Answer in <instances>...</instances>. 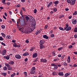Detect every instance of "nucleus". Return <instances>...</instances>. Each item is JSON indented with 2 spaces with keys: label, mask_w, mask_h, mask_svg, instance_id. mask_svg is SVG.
<instances>
[{
  "label": "nucleus",
  "mask_w": 77,
  "mask_h": 77,
  "mask_svg": "<svg viewBox=\"0 0 77 77\" xmlns=\"http://www.w3.org/2000/svg\"><path fill=\"white\" fill-rule=\"evenodd\" d=\"M35 26H36V23L33 26H32L31 28H29L28 29L26 32V33L27 34L29 33H31L32 32H33V30L35 29Z\"/></svg>",
  "instance_id": "f257e3e1"
},
{
  "label": "nucleus",
  "mask_w": 77,
  "mask_h": 77,
  "mask_svg": "<svg viewBox=\"0 0 77 77\" xmlns=\"http://www.w3.org/2000/svg\"><path fill=\"white\" fill-rule=\"evenodd\" d=\"M30 74H35V67H33L31 69V70L30 72Z\"/></svg>",
  "instance_id": "f03ea898"
},
{
  "label": "nucleus",
  "mask_w": 77,
  "mask_h": 77,
  "mask_svg": "<svg viewBox=\"0 0 77 77\" xmlns=\"http://www.w3.org/2000/svg\"><path fill=\"white\" fill-rule=\"evenodd\" d=\"M7 51H6V50L4 49L2 51L1 54L2 56H5V54H6V52Z\"/></svg>",
  "instance_id": "7ed1b4c3"
},
{
  "label": "nucleus",
  "mask_w": 77,
  "mask_h": 77,
  "mask_svg": "<svg viewBox=\"0 0 77 77\" xmlns=\"http://www.w3.org/2000/svg\"><path fill=\"white\" fill-rule=\"evenodd\" d=\"M47 60L45 59L42 58L40 59V62H43V63H46L47 62Z\"/></svg>",
  "instance_id": "20e7f679"
},
{
  "label": "nucleus",
  "mask_w": 77,
  "mask_h": 77,
  "mask_svg": "<svg viewBox=\"0 0 77 77\" xmlns=\"http://www.w3.org/2000/svg\"><path fill=\"white\" fill-rule=\"evenodd\" d=\"M15 57L16 59H20L21 58V55L19 54H17L15 56Z\"/></svg>",
  "instance_id": "39448f33"
},
{
  "label": "nucleus",
  "mask_w": 77,
  "mask_h": 77,
  "mask_svg": "<svg viewBox=\"0 0 77 77\" xmlns=\"http://www.w3.org/2000/svg\"><path fill=\"white\" fill-rule=\"evenodd\" d=\"M72 24H76L77 23V21L75 19H73L72 20Z\"/></svg>",
  "instance_id": "423d86ee"
},
{
  "label": "nucleus",
  "mask_w": 77,
  "mask_h": 77,
  "mask_svg": "<svg viewBox=\"0 0 77 77\" xmlns=\"http://www.w3.org/2000/svg\"><path fill=\"white\" fill-rule=\"evenodd\" d=\"M37 56H38V54L37 53H34L32 55V58H35Z\"/></svg>",
  "instance_id": "0eeeda50"
},
{
  "label": "nucleus",
  "mask_w": 77,
  "mask_h": 77,
  "mask_svg": "<svg viewBox=\"0 0 77 77\" xmlns=\"http://www.w3.org/2000/svg\"><path fill=\"white\" fill-rule=\"evenodd\" d=\"M25 16H26L25 17V19L26 20V22H28V21H29V16H27V15H25Z\"/></svg>",
  "instance_id": "6e6552de"
},
{
  "label": "nucleus",
  "mask_w": 77,
  "mask_h": 77,
  "mask_svg": "<svg viewBox=\"0 0 77 77\" xmlns=\"http://www.w3.org/2000/svg\"><path fill=\"white\" fill-rule=\"evenodd\" d=\"M4 59H6L7 60H9L10 58V56L8 55L7 56H4Z\"/></svg>",
  "instance_id": "1a4fd4ad"
},
{
  "label": "nucleus",
  "mask_w": 77,
  "mask_h": 77,
  "mask_svg": "<svg viewBox=\"0 0 77 77\" xmlns=\"http://www.w3.org/2000/svg\"><path fill=\"white\" fill-rule=\"evenodd\" d=\"M44 42H45V41H44V40H41L40 42V45H43L44 44Z\"/></svg>",
  "instance_id": "9d476101"
},
{
  "label": "nucleus",
  "mask_w": 77,
  "mask_h": 77,
  "mask_svg": "<svg viewBox=\"0 0 77 77\" xmlns=\"http://www.w3.org/2000/svg\"><path fill=\"white\" fill-rule=\"evenodd\" d=\"M65 30L66 31H69L71 30V27L70 26H69L68 28L66 29Z\"/></svg>",
  "instance_id": "9b49d317"
},
{
  "label": "nucleus",
  "mask_w": 77,
  "mask_h": 77,
  "mask_svg": "<svg viewBox=\"0 0 77 77\" xmlns=\"http://www.w3.org/2000/svg\"><path fill=\"white\" fill-rule=\"evenodd\" d=\"M68 27H69V25L68 24V23L66 24V26H65V27H64V30H65L66 29H67Z\"/></svg>",
  "instance_id": "f8f14e48"
},
{
  "label": "nucleus",
  "mask_w": 77,
  "mask_h": 77,
  "mask_svg": "<svg viewBox=\"0 0 77 77\" xmlns=\"http://www.w3.org/2000/svg\"><path fill=\"white\" fill-rule=\"evenodd\" d=\"M39 47L40 49H43L45 48V46L43 45H40Z\"/></svg>",
  "instance_id": "ddd939ff"
},
{
  "label": "nucleus",
  "mask_w": 77,
  "mask_h": 77,
  "mask_svg": "<svg viewBox=\"0 0 77 77\" xmlns=\"http://www.w3.org/2000/svg\"><path fill=\"white\" fill-rule=\"evenodd\" d=\"M67 62L68 63H70V62H71V57L69 56L68 57Z\"/></svg>",
  "instance_id": "4468645a"
},
{
  "label": "nucleus",
  "mask_w": 77,
  "mask_h": 77,
  "mask_svg": "<svg viewBox=\"0 0 77 77\" xmlns=\"http://www.w3.org/2000/svg\"><path fill=\"white\" fill-rule=\"evenodd\" d=\"M28 55H29V53L26 52L23 54V56H28Z\"/></svg>",
  "instance_id": "2eb2a0df"
},
{
  "label": "nucleus",
  "mask_w": 77,
  "mask_h": 77,
  "mask_svg": "<svg viewBox=\"0 0 77 77\" xmlns=\"http://www.w3.org/2000/svg\"><path fill=\"white\" fill-rule=\"evenodd\" d=\"M58 75L60 76H63V73L62 72H60L58 73Z\"/></svg>",
  "instance_id": "dca6fc26"
},
{
  "label": "nucleus",
  "mask_w": 77,
  "mask_h": 77,
  "mask_svg": "<svg viewBox=\"0 0 77 77\" xmlns=\"http://www.w3.org/2000/svg\"><path fill=\"white\" fill-rule=\"evenodd\" d=\"M1 35H2V37L4 38H6V34H5V33L2 32L1 33Z\"/></svg>",
  "instance_id": "f3484780"
},
{
  "label": "nucleus",
  "mask_w": 77,
  "mask_h": 77,
  "mask_svg": "<svg viewBox=\"0 0 77 77\" xmlns=\"http://www.w3.org/2000/svg\"><path fill=\"white\" fill-rule=\"evenodd\" d=\"M59 1H56L54 2V3L55 5H58V4H59Z\"/></svg>",
  "instance_id": "a211bd4d"
},
{
  "label": "nucleus",
  "mask_w": 77,
  "mask_h": 77,
  "mask_svg": "<svg viewBox=\"0 0 77 77\" xmlns=\"http://www.w3.org/2000/svg\"><path fill=\"white\" fill-rule=\"evenodd\" d=\"M44 38H45V39H48L49 37L47 35H43V36Z\"/></svg>",
  "instance_id": "6ab92c4d"
},
{
  "label": "nucleus",
  "mask_w": 77,
  "mask_h": 77,
  "mask_svg": "<svg viewBox=\"0 0 77 77\" xmlns=\"http://www.w3.org/2000/svg\"><path fill=\"white\" fill-rule=\"evenodd\" d=\"M52 4L53 2H50L47 6V8H49V7H50L51 5H52Z\"/></svg>",
  "instance_id": "aec40b11"
},
{
  "label": "nucleus",
  "mask_w": 77,
  "mask_h": 77,
  "mask_svg": "<svg viewBox=\"0 0 77 77\" xmlns=\"http://www.w3.org/2000/svg\"><path fill=\"white\" fill-rule=\"evenodd\" d=\"M70 74H71V73H70V72L66 73L65 74V77H68V75H69Z\"/></svg>",
  "instance_id": "412c9836"
},
{
  "label": "nucleus",
  "mask_w": 77,
  "mask_h": 77,
  "mask_svg": "<svg viewBox=\"0 0 77 77\" xmlns=\"http://www.w3.org/2000/svg\"><path fill=\"white\" fill-rule=\"evenodd\" d=\"M40 33H41V31L40 30H39L38 31H36V32H35V34L36 35H37L39 34Z\"/></svg>",
  "instance_id": "4be33fe9"
},
{
  "label": "nucleus",
  "mask_w": 77,
  "mask_h": 77,
  "mask_svg": "<svg viewBox=\"0 0 77 77\" xmlns=\"http://www.w3.org/2000/svg\"><path fill=\"white\" fill-rule=\"evenodd\" d=\"M6 38L8 39H11V37L9 35H7L6 36Z\"/></svg>",
  "instance_id": "5701e85b"
},
{
  "label": "nucleus",
  "mask_w": 77,
  "mask_h": 77,
  "mask_svg": "<svg viewBox=\"0 0 77 77\" xmlns=\"http://www.w3.org/2000/svg\"><path fill=\"white\" fill-rule=\"evenodd\" d=\"M53 11H54V12H57V9L56 8H53Z\"/></svg>",
  "instance_id": "b1692460"
},
{
  "label": "nucleus",
  "mask_w": 77,
  "mask_h": 77,
  "mask_svg": "<svg viewBox=\"0 0 77 77\" xmlns=\"http://www.w3.org/2000/svg\"><path fill=\"white\" fill-rule=\"evenodd\" d=\"M19 30H20V31H21V32H23L24 31V28L23 27L19 29Z\"/></svg>",
  "instance_id": "393cba45"
},
{
  "label": "nucleus",
  "mask_w": 77,
  "mask_h": 77,
  "mask_svg": "<svg viewBox=\"0 0 77 77\" xmlns=\"http://www.w3.org/2000/svg\"><path fill=\"white\" fill-rule=\"evenodd\" d=\"M75 2H74V1H71V5L72 6L74 5H75Z\"/></svg>",
  "instance_id": "a878e982"
},
{
  "label": "nucleus",
  "mask_w": 77,
  "mask_h": 77,
  "mask_svg": "<svg viewBox=\"0 0 77 77\" xmlns=\"http://www.w3.org/2000/svg\"><path fill=\"white\" fill-rule=\"evenodd\" d=\"M8 69V70H12V67H11V66H9L8 67H7Z\"/></svg>",
  "instance_id": "bb28decb"
},
{
  "label": "nucleus",
  "mask_w": 77,
  "mask_h": 77,
  "mask_svg": "<svg viewBox=\"0 0 77 77\" xmlns=\"http://www.w3.org/2000/svg\"><path fill=\"white\" fill-rule=\"evenodd\" d=\"M2 75H4V76H6L7 75V73L6 72H3L2 73Z\"/></svg>",
  "instance_id": "cd10ccee"
},
{
  "label": "nucleus",
  "mask_w": 77,
  "mask_h": 77,
  "mask_svg": "<svg viewBox=\"0 0 77 77\" xmlns=\"http://www.w3.org/2000/svg\"><path fill=\"white\" fill-rule=\"evenodd\" d=\"M16 75V73H14L13 74L11 75V77H14V76H15V75Z\"/></svg>",
  "instance_id": "c85d7f7f"
},
{
  "label": "nucleus",
  "mask_w": 77,
  "mask_h": 77,
  "mask_svg": "<svg viewBox=\"0 0 77 77\" xmlns=\"http://www.w3.org/2000/svg\"><path fill=\"white\" fill-rule=\"evenodd\" d=\"M9 64H10V65H13V64H14V62L13 61H10L9 63Z\"/></svg>",
  "instance_id": "c756f323"
},
{
  "label": "nucleus",
  "mask_w": 77,
  "mask_h": 77,
  "mask_svg": "<svg viewBox=\"0 0 77 77\" xmlns=\"http://www.w3.org/2000/svg\"><path fill=\"white\" fill-rule=\"evenodd\" d=\"M35 48V47H32L30 49V51H33V50Z\"/></svg>",
  "instance_id": "7c9ffc66"
},
{
  "label": "nucleus",
  "mask_w": 77,
  "mask_h": 77,
  "mask_svg": "<svg viewBox=\"0 0 77 77\" xmlns=\"http://www.w3.org/2000/svg\"><path fill=\"white\" fill-rule=\"evenodd\" d=\"M67 2L69 4H71V2L70 0H67Z\"/></svg>",
  "instance_id": "2f4dec72"
},
{
  "label": "nucleus",
  "mask_w": 77,
  "mask_h": 77,
  "mask_svg": "<svg viewBox=\"0 0 77 77\" xmlns=\"http://www.w3.org/2000/svg\"><path fill=\"white\" fill-rule=\"evenodd\" d=\"M3 69L4 71H6V70H7V67L5 66L3 68Z\"/></svg>",
  "instance_id": "473e14b6"
},
{
  "label": "nucleus",
  "mask_w": 77,
  "mask_h": 77,
  "mask_svg": "<svg viewBox=\"0 0 77 77\" xmlns=\"http://www.w3.org/2000/svg\"><path fill=\"white\" fill-rule=\"evenodd\" d=\"M63 47H60L58 49V50L59 51H60V50H62V49H63Z\"/></svg>",
  "instance_id": "72a5a7b5"
},
{
  "label": "nucleus",
  "mask_w": 77,
  "mask_h": 77,
  "mask_svg": "<svg viewBox=\"0 0 77 77\" xmlns=\"http://www.w3.org/2000/svg\"><path fill=\"white\" fill-rule=\"evenodd\" d=\"M77 11H75V12L73 14V15H77Z\"/></svg>",
  "instance_id": "f704fd0d"
},
{
  "label": "nucleus",
  "mask_w": 77,
  "mask_h": 77,
  "mask_svg": "<svg viewBox=\"0 0 77 77\" xmlns=\"http://www.w3.org/2000/svg\"><path fill=\"white\" fill-rule=\"evenodd\" d=\"M63 65L64 66H68V64H67L65 62L63 63Z\"/></svg>",
  "instance_id": "c9c22d12"
},
{
  "label": "nucleus",
  "mask_w": 77,
  "mask_h": 77,
  "mask_svg": "<svg viewBox=\"0 0 77 77\" xmlns=\"http://www.w3.org/2000/svg\"><path fill=\"white\" fill-rule=\"evenodd\" d=\"M52 74L53 75H57V74H56V72H53Z\"/></svg>",
  "instance_id": "e433bc0d"
},
{
  "label": "nucleus",
  "mask_w": 77,
  "mask_h": 77,
  "mask_svg": "<svg viewBox=\"0 0 77 77\" xmlns=\"http://www.w3.org/2000/svg\"><path fill=\"white\" fill-rule=\"evenodd\" d=\"M1 27L3 29H5V26L4 25H2L1 26Z\"/></svg>",
  "instance_id": "4c0bfd02"
},
{
  "label": "nucleus",
  "mask_w": 77,
  "mask_h": 77,
  "mask_svg": "<svg viewBox=\"0 0 77 77\" xmlns=\"http://www.w3.org/2000/svg\"><path fill=\"white\" fill-rule=\"evenodd\" d=\"M4 38L0 36V41H3Z\"/></svg>",
  "instance_id": "58836bf2"
},
{
  "label": "nucleus",
  "mask_w": 77,
  "mask_h": 77,
  "mask_svg": "<svg viewBox=\"0 0 77 77\" xmlns=\"http://www.w3.org/2000/svg\"><path fill=\"white\" fill-rule=\"evenodd\" d=\"M50 36L51 38H54V35L53 34H51V35Z\"/></svg>",
  "instance_id": "ea45409f"
},
{
  "label": "nucleus",
  "mask_w": 77,
  "mask_h": 77,
  "mask_svg": "<svg viewBox=\"0 0 77 77\" xmlns=\"http://www.w3.org/2000/svg\"><path fill=\"white\" fill-rule=\"evenodd\" d=\"M34 12L35 14H36V12H37V10L36 9H35L34 10Z\"/></svg>",
  "instance_id": "a19ab883"
},
{
  "label": "nucleus",
  "mask_w": 77,
  "mask_h": 77,
  "mask_svg": "<svg viewBox=\"0 0 77 77\" xmlns=\"http://www.w3.org/2000/svg\"><path fill=\"white\" fill-rule=\"evenodd\" d=\"M59 29H60V30H64L63 28L62 27H59Z\"/></svg>",
  "instance_id": "79ce46f5"
},
{
  "label": "nucleus",
  "mask_w": 77,
  "mask_h": 77,
  "mask_svg": "<svg viewBox=\"0 0 77 77\" xmlns=\"http://www.w3.org/2000/svg\"><path fill=\"white\" fill-rule=\"evenodd\" d=\"M54 67V69H56L58 68V67H57V65H56Z\"/></svg>",
  "instance_id": "37998d69"
},
{
  "label": "nucleus",
  "mask_w": 77,
  "mask_h": 77,
  "mask_svg": "<svg viewBox=\"0 0 77 77\" xmlns=\"http://www.w3.org/2000/svg\"><path fill=\"white\" fill-rule=\"evenodd\" d=\"M38 60V58H37L35 59V60L33 61L34 62H37Z\"/></svg>",
  "instance_id": "c03bdc74"
},
{
  "label": "nucleus",
  "mask_w": 77,
  "mask_h": 77,
  "mask_svg": "<svg viewBox=\"0 0 77 77\" xmlns=\"http://www.w3.org/2000/svg\"><path fill=\"white\" fill-rule=\"evenodd\" d=\"M58 60V57H57L55 58L54 59V62H56V61H57V60Z\"/></svg>",
  "instance_id": "a18cd8bd"
},
{
  "label": "nucleus",
  "mask_w": 77,
  "mask_h": 77,
  "mask_svg": "<svg viewBox=\"0 0 77 77\" xmlns=\"http://www.w3.org/2000/svg\"><path fill=\"white\" fill-rule=\"evenodd\" d=\"M17 45L16 43H14L13 44V46L14 47H17Z\"/></svg>",
  "instance_id": "49530a36"
},
{
  "label": "nucleus",
  "mask_w": 77,
  "mask_h": 77,
  "mask_svg": "<svg viewBox=\"0 0 77 77\" xmlns=\"http://www.w3.org/2000/svg\"><path fill=\"white\" fill-rule=\"evenodd\" d=\"M5 66H7V68L8 67V66H9L10 65H9L7 63H5Z\"/></svg>",
  "instance_id": "de8ad7c7"
},
{
  "label": "nucleus",
  "mask_w": 77,
  "mask_h": 77,
  "mask_svg": "<svg viewBox=\"0 0 77 77\" xmlns=\"http://www.w3.org/2000/svg\"><path fill=\"white\" fill-rule=\"evenodd\" d=\"M74 32H77V28H75L74 29Z\"/></svg>",
  "instance_id": "09e8293b"
},
{
  "label": "nucleus",
  "mask_w": 77,
  "mask_h": 77,
  "mask_svg": "<svg viewBox=\"0 0 77 77\" xmlns=\"http://www.w3.org/2000/svg\"><path fill=\"white\" fill-rule=\"evenodd\" d=\"M31 20H32L33 21H35V19H34V18H33V17L32 16H31Z\"/></svg>",
  "instance_id": "8fccbe9b"
},
{
  "label": "nucleus",
  "mask_w": 77,
  "mask_h": 77,
  "mask_svg": "<svg viewBox=\"0 0 77 77\" xmlns=\"http://www.w3.org/2000/svg\"><path fill=\"white\" fill-rule=\"evenodd\" d=\"M22 10L23 11H26V9L25 8H24V7H22Z\"/></svg>",
  "instance_id": "3c124183"
},
{
  "label": "nucleus",
  "mask_w": 77,
  "mask_h": 77,
  "mask_svg": "<svg viewBox=\"0 0 77 77\" xmlns=\"http://www.w3.org/2000/svg\"><path fill=\"white\" fill-rule=\"evenodd\" d=\"M52 55L54 56H56V53H54V52H52Z\"/></svg>",
  "instance_id": "603ef678"
},
{
  "label": "nucleus",
  "mask_w": 77,
  "mask_h": 77,
  "mask_svg": "<svg viewBox=\"0 0 77 77\" xmlns=\"http://www.w3.org/2000/svg\"><path fill=\"white\" fill-rule=\"evenodd\" d=\"M2 45H4V46H6V44L5 43H4L3 42H2L1 43Z\"/></svg>",
  "instance_id": "864d4df0"
},
{
  "label": "nucleus",
  "mask_w": 77,
  "mask_h": 77,
  "mask_svg": "<svg viewBox=\"0 0 77 77\" xmlns=\"http://www.w3.org/2000/svg\"><path fill=\"white\" fill-rule=\"evenodd\" d=\"M20 4H18L15 5V7H16L17 8H18V7H20Z\"/></svg>",
  "instance_id": "5fc2aeb1"
},
{
  "label": "nucleus",
  "mask_w": 77,
  "mask_h": 77,
  "mask_svg": "<svg viewBox=\"0 0 77 77\" xmlns=\"http://www.w3.org/2000/svg\"><path fill=\"white\" fill-rule=\"evenodd\" d=\"M24 74H25V75H26V76L25 77H27V72H24Z\"/></svg>",
  "instance_id": "6e6d98bb"
},
{
  "label": "nucleus",
  "mask_w": 77,
  "mask_h": 77,
  "mask_svg": "<svg viewBox=\"0 0 77 77\" xmlns=\"http://www.w3.org/2000/svg\"><path fill=\"white\" fill-rule=\"evenodd\" d=\"M48 24H47V25H46V26H45V29H47V27H48Z\"/></svg>",
  "instance_id": "4d7b16f0"
},
{
  "label": "nucleus",
  "mask_w": 77,
  "mask_h": 77,
  "mask_svg": "<svg viewBox=\"0 0 77 77\" xmlns=\"http://www.w3.org/2000/svg\"><path fill=\"white\" fill-rule=\"evenodd\" d=\"M5 2H6V0H2V3H5Z\"/></svg>",
  "instance_id": "13d9d810"
},
{
  "label": "nucleus",
  "mask_w": 77,
  "mask_h": 77,
  "mask_svg": "<svg viewBox=\"0 0 77 77\" xmlns=\"http://www.w3.org/2000/svg\"><path fill=\"white\" fill-rule=\"evenodd\" d=\"M72 45H70L69 46V48L70 49V48H72Z\"/></svg>",
  "instance_id": "bf43d9fd"
},
{
  "label": "nucleus",
  "mask_w": 77,
  "mask_h": 77,
  "mask_svg": "<svg viewBox=\"0 0 77 77\" xmlns=\"http://www.w3.org/2000/svg\"><path fill=\"white\" fill-rule=\"evenodd\" d=\"M56 65V64H51V66H55Z\"/></svg>",
  "instance_id": "052dcab7"
},
{
  "label": "nucleus",
  "mask_w": 77,
  "mask_h": 77,
  "mask_svg": "<svg viewBox=\"0 0 77 77\" xmlns=\"http://www.w3.org/2000/svg\"><path fill=\"white\" fill-rule=\"evenodd\" d=\"M25 42L26 43H29V40L28 39H27V40H26L25 41Z\"/></svg>",
  "instance_id": "680f3d73"
},
{
  "label": "nucleus",
  "mask_w": 77,
  "mask_h": 77,
  "mask_svg": "<svg viewBox=\"0 0 77 77\" xmlns=\"http://www.w3.org/2000/svg\"><path fill=\"white\" fill-rule=\"evenodd\" d=\"M77 65L76 64H74L73 66H74V67H77Z\"/></svg>",
  "instance_id": "e2e57ef3"
},
{
  "label": "nucleus",
  "mask_w": 77,
  "mask_h": 77,
  "mask_svg": "<svg viewBox=\"0 0 77 77\" xmlns=\"http://www.w3.org/2000/svg\"><path fill=\"white\" fill-rule=\"evenodd\" d=\"M65 55L64 54L63 55H62V59H63V58L64 57H65Z\"/></svg>",
  "instance_id": "0e129e2a"
},
{
  "label": "nucleus",
  "mask_w": 77,
  "mask_h": 77,
  "mask_svg": "<svg viewBox=\"0 0 77 77\" xmlns=\"http://www.w3.org/2000/svg\"><path fill=\"white\" fill-rule=\"evenodd\" d=\"M27 60H28V59H27V58H26L25 59L24 61H25V62H27Z\"/></svg>",
  "instance_id": "69168bd1"
},
{
  "label": "nucleus",
  "mask_w": 77,
  "mask_h": 77,
  "mask_svg": "<svg viewBox=\"0 0 77 77\" xmlns=\"http://www.w3.org/2000/svg\"><path fill=\"white\" fill-rule=\"evenodd\" d=\"M74 37L75 38H77V35L76 34L75 35H74Z\"/></svg>",
  "instance_id": "338daca9"
},
{
  "label": "nucleus",
  "mask_w": 77,
  "mask_h": 77,
  "mask_svg": "<svg viewBox=\"0 0 77 77\" xmlns=\"http://www.w3.org/2000/svg\"><path fill=\"white\" fill-rule=\"evenodd\" d=\"M20 45H17L16 47H20Z\"/></svg>",
  "instance_id": "774afa93"
}]
</instances>
